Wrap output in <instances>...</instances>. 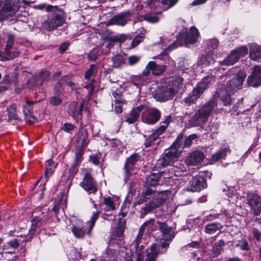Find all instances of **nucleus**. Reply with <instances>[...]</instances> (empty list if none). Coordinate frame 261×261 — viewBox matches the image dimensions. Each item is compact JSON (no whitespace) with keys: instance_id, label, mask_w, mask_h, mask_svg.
Returning a JSON list of instances; mask_svg holds the SVG:
<instances>
[{"instance_id":"nucleus-1","label":"nucleus","mask_w":261,"mask_h":261,"mask_svg":"<svg viewBox=\"0 0 261 261\" xmlns=\"http://www.w3.org/2000/svg\"><path fill=\"white\" fill-rule=\"evenodd\" d=\"M167 199V195L163 193H156L155 187H146L142 192L141 196L138 200V204L151 200L145 204L139 211L140 217L143 218L148 213L160 206Z\"/></svg>"},{"instance_id":"nucleus-2","label":"nucleus","mask_w":261,"mask_h":261,"mask_svg":"<svg viewBox=\"0 0 261 261\" xmlns=\"http://www.w3.org/2000/svg\"><path fill=\"white\" fill-rule=\"evenodd\" d=\"M246 77V73L243 71H240L236 77L229 81V84L226 86L222 85L218 91V96L223 102L224 105L227 106L231 104L232 99L231 93L239 89Z\"/></svg>"},{"instance_id":"nucleus-3","label":"nucleus","mask_w":261,"mask_h":261,"mask_svg":"<svg viewBox=\"0 0 261 261\" xmlns=\"http://www.w3.org/2000/svg\"><path fill=\"white\" fill-rule=\"evenodd\" d=\"M177 0H147L146 4L153 14L144 16V19L150 23H156L162 17V12L173 6Z\"/></svg>"},{"instance_id":"nucleus-4","label":"nucleus","mask_w":261,"mask_h":261,"mask_svg":"<svg viewBox=\"0 0 261 261\" xmlns=\"http://www.w3.org/2000/svg\"><path fill=\"white\" fill-rule=\"evenodd\" d=\"M183 149L184 146L181 139L177 138L173 144L165 150L163 156L158 160L157 165L161 167L174 165Z\"/></svg>"},{"instance_id":"nucleus-5","label":"nucleus","mask_w":261,"mask_h":261,"mask_svg":"<svg viewBox=\"0 0 261 261\" xmlns=\"http://www.w3.org/2000/svg\"><path fill=\"white\" fill-rule=\"evenodd\" d=\"M217 106V101L213 99L204 104L200 108L191 118L189 124L191 126H197L202 125L207 120L210 114Z\"/></svg>"},{"instance_id":"nucleus-6","label":"nucleus","mask_w":261,"mask_h":261,"mask_svg":"<svg viewBox=\"0 0 261 261\" xmlns=\"http://www.w3.org/2000/svg\"><path fill=\"white\" fill-rule=\"evenodd\" d=\"M46 11L51 12L44 24L48 31L55 30L65 22L66 17L64 12L57 6L47 5Z\"/></svg>"},{"instance_id":"nucleus-7","label":"nucleus","mask_w":261,"mask_h":261,"mask_svg":"<svg viewBox=\"0 0 261 261\" xmlns=\"http://www.w3.org/2000/svg\"><path fill=\"white\" fill-rule=\"evenodd\" d=\"M199 33L198 30L194 27L190 28V30L183 29L179 34L178 39L173 42L165 51L167 54L169 51L182 45L183 44H193L198 39Z\"/></svg>"},{"instance_id":"nucleus-8","label":"nucleus","mask_w":261,"mask_h":261,"mask_svg":"<svg viewBox=\"0 0 261 261\" xmlns=\"http://www.w3.org/2000/svg\"><path fill=\"white\" fill-rule=\"evenodd\" d=\"M213 80V77L210 76L203 78L194 88L189 95L184 99L185 102L189 105L195 103L204 90L207 88L208 85L211 84Z\"/></svg>"},{"instance_id":"nucleus-9","label":"nucleus","mask_w":261,"mask_h":261,"mask_svg":"<svg viewBox=\"0 0 261 261\" xmlns=\"http://www.w3.org/2000/svg\"><path fill=\"white\" fill-rule=\"evenodd\" d=\"M174 90L171 88L170 84L165 82L155 91L154 97L161 102L171 100L176 94Z\"/></svg>"},{"instance_id":"nucleus-10","label":"nucleus","mask_w":261,"mask_h":261,"mask_svg":"<svg viewBox=\"0 0 261 261\" xmlns=\"http://www.w3.org/2000/svg\"><path fill=\"white\" fill-rule=\"evenodd\" d=\"M20 5L19 0H6L0 11V20L14 14L18 10Z\"/></svg>"},{"instance_id":"nucleus-11","label":"nucleus","mask_w":261,"mask_h":261,"mask_svg":"<svg viewBox=\"0 0 261 261\" xmlns=\"http://www.w3.org/2000/svg\"><path fill=\"white\" fill-rule=\"evenodd\" d=\"M50 72L46 69H43L34 74L28 81V87L33 89L35 87H40L44 82L49 80Z\"/></svg>"},{"instance_id":"nucleus-12","label":"nucleus","mask_w":261,"mask_h":261,"mask_svg":"<svg viewBox=\"0 0 261 261\" xmlns=\"http://www.w3.org/2000/svg\"><path fill=\"white\" fill-rule=\"evenodd\" d=\"M160 111L155 108L146 109L142 111V119L146 123L152 124L159 121L161 117Z\"/></svg>"},{"instance_id":"nucleus-13","label":"nucleus","mask_w":261,"mask_h":261,"mask_svg":"<svg viewBox=\"0 0 261 261\" xmlns=\"http://www.w3.org/2000/svg\"><path fill=\"white\" fill-rule=\"evenodd\" d=\"M248 48L245 46H242L231 51L230 55L223 60L225 65H232L236 64L241 56H244L248 54Z\"/></svg>"},{"instance_id":"nucleus-14","label":"nucleus","mask_w":261,"mask_h":261,"mask_svg":"<svg viewBox=\"0 0 261 261\" xmlns=\"http://www.w3.org/2000/svg\"><path fill=\"white\" fill-rule=\"evenodd\" d=\"M70 222L72 226L71 231L74 236L77 239H83L86 231L84 222L78 218L72 217Z\"/></svg>"},{"instance_id":"nucleus-15","label":"nucleus","mask_w":261,"mask_h":261,"mask_svg":"<svg viewBox=\"0 0 261 261\" xmlns=\"http://www.w3.org/2000/svg\"><path fill=\"white\" fill-rule=\"evenodd\" d=\"M81 186L89 194H94L97 191L96 182L88 172L85 173L83 181L81 183Z\"/></svg>"},{"instance_id":"nucleus-16","label":"nucleus","mask_w":261,"mask_h":261,"mask_svg":"<svg viewBox=\"0 0 261 261\" xmlns=\"http://www.w3.org/2000/svg\"><path fill=\"white\" fill-rule=\"evenodd\" d=\"M247 84L256 88L261 86L260 66H254L251 74L247 79Z\"/></svg>"},{"instance_id":"nucleus-17","label":"nucleus","mask_w":261,"mask_h":261,"mask_svg":"<svg viewBox=\"0 0 261 261\" xmlns=\"http://www.w3.org/2000/svg\"><path fill=\"white\" fill-rule=\"evenodd\" d=\"M132 13L127 11L120 13L114 16L109 21L110 24L124 26L129 20Z\"/></svg>"},{"instance_id":"nucleus-18","label":"nucleus","mask_w":261,"mask_h":261,"mask_svg":"<svg viewBox=\"0 0 261 261\" xmlns=\"http://www.w3.org/2000/svg\"><path fill=\"white\" fill-rule=\"evenodd\" d=\"M139 159L140 155L138 153H134L126 159L124 167L125 173L124 177L125 182H126L128 180L129 176L132 175L131 171L133 166Z\"/></svg>"},{"instance_id":"nucleus-19","label":"nucleus","mask_w":261,"mask_h":261,"mask_svg":"<svg viewBox=\"0 0 261 261\" xmlns=\"http://www.w3.org/2000/svg\"><path fill=\"white\" fill-rule=\"evenodd\" d=\"M36 102L27 100L23 103V111L27 121L30 123H33L36 121L33 112V105Z\"/></svg>"},{"instance_id":"nucleus-20","label":"nucleus","mask_w":261,"mask_h":261,"mask_svg":"<svg viewBox=\"0 0 261 261\" xmlns=\"http://www.w3.org/2000/svg\"><path fill=\"white\" fill-rule=\"evenodd\" d=\"M84 106V101H82L79 104L76 102H72L68 107V113L75 119L78 120L79 118H81L82 116Z\"/></svg>"},{"instance_id":"nucleus-21","label":"nucleus","mask_w":261,"mask_h":261,"mask_svg":"<svg viewBox=\"0 0 261 261\" xmlns=\"http://www.w3.org/2000/svg\"><path fill=\"white\" fill-rule=\"evenodd\" d=\"M247 200L249 204L254 210V214L259 215L261 212V198L254 194H248Z\"/></svg>"},{"instance_id":"nucleus-22","label":"nucleus","mask_w":261,"mask_h":261,"mask_svg":"<svg viewBox=\"0 0 261 261\" xmlns=\"http://www.w3.org/2000/svg\"><path fill=\"white\" fill-rule=\"evenodd\" d=\"M48 219V216L47 214L44 215V212L37 216H35L32 221V226L30 229V233L33 234L37 228L42 226L46 224Z\"/></svg>"},{"instance_id":"nucleus-23","label":"nucleus","mask_w":261,"mask_h":261,"mask_svg":"<svg viewBox=\"0 0 261 261\" xmlns=\"http://www.w3.org/2000/svg\"><path fill=\"white\" fill-rule=\"evenodd\" d=\"M159 229L161 232V236L159 237L161 240L166 241H171L174 237V234L170 227L165 223L158 222Z\"/></svg>"},{"instance_id":"nucleus-24","label":"nucleus","mask_w":261,"mask_h":261,"mask_svg":"<svg viewBox=\"0 0 261 261\" xmlns=\"http://www.w3.org/2000/svg\"><path fill=\"white\" fill-rule=\"evenodd\" d=\"M189 185L192 191H199L206 187L205 178L199 176L193 177L189 181Z\"/></svg>"},{"instance_id":"nucleus-25","label":"nucleus","mask_w":261,"mask_h":261,"mask_svg":"<svg viewBox=\"0 0 261 261\" xmlns=\"http://www.w3.org/2000/svg\"><path fill=\"white\" fill-rule=\"evenodd\" d=\"M166 82L170 84L172 89L175 90L176 94L184 89V79L180 76L172 77L167 79Z\"/></svg>"},{"instance_id":"nucleus-26","label":"nucleus","mask_w":261,"mask_h":261,"mask_svg":"<svg viewBox=\"0 0 261 261\" xmlns=\"http://www.w3.org/2000/svg\"><path fill=\"white\" fill-rule=\"evenodd\" d=\"M204 154L200 151H195L186 159V163L188 165L196 166L200 164L203 160Z\"/></svg>"},{"instance_id":"nucleus-27","label":"nucleus","mask_w":261,"mask_h":261,"mask_svg":"<svg viewBox=\"0 0 261 261\" xmlns=\"http://www.w3.org/2000/svg\"><path fill=\"white\" fill-rule=\"evenodd\" d=\"M144 107L140 106L132 110L125 117V121L128 124L135 123L140 116V113L143 111Z\"/></svg>"},{"instance_id":"nucleus-28","label":"nucleus","mask_w":261,"mask_h":261,"mask_svg":"<svg viewBox=\"0 0 261 261\" xmlns=\"http://www.w3.org/2000/svg\"><path fill=\"white\" fill-rule=\"evenodd\" d=\"M169 245V243L166 242L153 244L150 247V252L156 256L159 254H164L166 252Z\"/></svg>"},{"instance_id":"nucleus-29","label":"nucleus","mask_w":261,"mask_h":261,"mask_svg":"<svg viewBox=\"0 0 261 261\" xmlns=\"http://www.w3.org/2000/svg\"><path fill=\"white\" fill-rule=\"evenodd\" d=\"M17 106L16 103H12L9 106L6 110L8 115V122L16 121L20 120L17 112Z\"/></svg>"},{"instance_id":"nucleus-30","label":"nucleus","mask_w":261,"mask_h":261,"mask_svg":"<svg viewBox=\"0 0 261 261\" xmlns=\"http://www.w3.org/2000/svg\"><path fill=\"white\" fill-rule=\"evenodd\" d=\"M249 56L251 60L257 61L261 58V46L256 43L249 44Z\"/></svg>"},{"instance_id":"nucleus-31","label":"nucleus","mask_w":261,"mask_h":261,"mask_svg":"<svg viewBox=\"0 0 261 261\" xmlns=\"http://www.w3.org/2000/svg\"><path fill=\"white\" fill-rule=\"evenodd\" d=\"M19 54V51L16 50L11 51L5 48L3 51H0V61H7L11 60L17 57Z\"/></svg>"},{"instance_id":"nucleus-32","label":"nucleus","mask_w":261,"mask_h":261,"mask_svg":"<svg viewBox=\"0 0 261 261\" xmlns=\"http://www.w3.org/2000/svg\"><path fill=\"white\" fill-rule=\"evenodd\" d=\"M215 62L214 57L212 54L202 55L197 60L198 65H209Z\"/></svg>"},{"instance_id":"nucleus-33","label":"nucleus","mask_w":261,"mask_h":261,"mask_svg":"<svg viewBox=\"0 0 261 261\" xmlns=\"http://www.w3.org/2000/svg\"><path fill=\"white\" fill-rule=\"evenodd\" d=\"M161 174L158 172H152L150 175L148 176L146 178V184L150 187H155L158 183L159 180L161 177Z\"/></svg>"},{"instance_id":"nucleus-34","label":"nucleus","mask_w":261,"mask_h":261,"mask_svg":"<svg viewBox=\"0 0 261 261\" xmlns=\"http://www.w3.org/2000/svg\"><path fill=\"white\" fill-rule=\"evenodd\" d=\"M72 77L73 76L71 75L64 76L58 82V84L62 85L65 84L69 86L72 90H76L79 88V85L71 81Z\"/></svg>"},{"instance_id":"nucleus-35","label":"nucleus","mask_w":261,"mask_h":261,"mask_svg":"<svg viewBox=\"0 0 261 261\" xmlns=\"http://www.w3.org/2000/svg\"><path fill=\"white\" fill-rule=\"evenodd\" d=\"M31 238V235L28 234L27 236L21 235L19 238L13 239L8 242V245L12 248L16 249L20 245L21 241H27Z\"/></svg>"},{"instance_id":"nucleus-36","label":"nucleus","mask_w":261,"mask_h":261,"mask_svg":"<svg viewBox=\"0 0 261 261\" xmlns=\"http://www.w3.org/2000/svg\"><path fill=\"white\" fill-rule=\"evenodd\" d=\"M171 119L172 117L171 116L166 117L165 120L161 122L160 126L156 128L153 133L154 134L158 135V137L160 135L162 134L168 126L169 123L171 122Z\"/></svg>"},{"instance_id":"nucleus-37","label":"nucleus","mask_w":261,"mask_h":261,"mask_svg":"<svg viewBox=\"0 0 261 261\" xmlns=\"http://www.w3.org/2000/svg\"><path fill=\"white\" fill-rule=\"evenodd\" d=\"M165 66H146L145 70L143 72V74L148 75L149 73L151 72L152 74L158 75L165 71Z\"/></svg>"},{"instance_id":"nucleus-38","label":"nucleus","mask_w":261,"mask_h":261,"mask_svg":"<svg viewBox=\"0 0 261 261\" xmlns=\"http://www.w3.org/2000/svg\"><path fill=\"white\" fill-rule=\"evenodd\" d=\"M88 134L86 129L84 128L80 129L77 139H79V143L81 145L82 148H85L88 144Z\"/></svg>"},{"instance_id":"nucleus-39","label":"nucleus","mask_w":261,"mask_h":261,"mask_svg":"<svg viewBox=\"0 0 261 261\" xmlns=\"http://www.w3.org/2000/svg\"><path fill=\"white\" fill-rule=\"evenodd\" d=\"M222 228V225L219 223H211L205 225V231L207 234H212Z\"/></svg>"},{"instance_id":"nucleus-40","label":"nucleus","mask_w":261,"mask_h":261,"mask_svg":"<svg viewBox=\"0 0 261 261\" xmlns=\"http://www.w3.org/2000/svg\"><path fill=\"white\" fill-rule=\"evenodd\" d=\"M228 152H230V149L227 147L221 148L219 151L217 152L212 156V160L217 162L219 160L225 158Z\"/></svg>"},{"instance_id":"nucleus-41","label":"nucleus","mask_w":261,"mask_h":261,"mask_svg":"<svg viewBox=\"0 0 261 261\" xmlns=\"http://www.w3.org/2000/svg\"><path fill=\"white\" fill-rule=\"evenodd\" d=\"M55 168L56 164L53 160H48L47 161L45 172V176L46 180L52 175Z\"/></svg>"},{"instance_id":"nucleus-42","label":"nucleus","mask_w":261,"mask_h":261,"mask_svg":"<svg viewBox=\"0 0 261 261\" xmlns=\"http://www.w3.org/2000/svg\"><path fill=\"white\" fill-rule=\"evenodd\" d=\"M224 245V242L222 240H219L218 242L215 244L212 249V252L215 256H218L220 254L222 247Z\"/></svg>"},{"instance_id":"nucleus-43","label":"nucleus","mask_w":261,"mask_h":261,"mask_svg":"<svg viewBox=\"0 0 261 261\" xmlns=\"http://www.w3.org/2000/svg\"><path fill=\"white\" fill-rule=\"evenodd\" d=\"M104 204L106 206L104 210L106 211H111L115 210V206L113 200L110 197L105 198L103 199Z\"/></svg>"},{"instance_id":"nucleus-44","label":"nucleus","mask_w":261,"mask_h":261,"mask_svg":"<svg viewBox=\"0 0 261 261\" xmlns=\"http://www.w3.org/2000/svg\"><path fill=\"white\" fill-rule=\"evenodd\" d=\"M94 82H95V80L92 79L90 80L89 83H86L84 86V88L88 90L87 98L88 100H90L95 89V87L93 85Z\"/></svg>"},{"instance_id":"nucleus-45","label":"nucleus","mask_w":261,"mask_h":261,"mask_svg":"<svg viewBox=\"0 0 261 261\" xmlns=\"http://www.w3.org/2000/svg\"><path fill=\"white\" fill-rule=\"evenodd\" d=\"M180 138L181 140V141L182 142V144L184 146V148L185 147H189L192 144V141L194 140H195L197 138V136L196 134H192L190 135L185 140L184 144V141L182 140V137H178L177 138Z\"/></svg>"},{"instance_id":"nucleus-46","label":"nucleus","mask_w":261,"mask_h":261,"mask_svg":"<svg viewBox=\"0 0 261 261\" xmlns=\"http://www.w3.org/2000/svg\"><path fill=\"white\" fill-rule=\"evenodd\" d=\"M99 212L93 213V216L91 218V220L89 222V227L87 233L90 234L91 231L95 225V223L99 217Z\"/></svg>"},{"instance_id":"nucleus-47","label":"nucleus","mask_w":261,"mask_h":261,"mask_svg":"<svg viewBox=\"0 0 261 261\" xmlns=\"http://www.w3.org/2000/svg\"><path fill=\"white\" fill-rule=\"evenodd\" d=\"M14 36L12 34L7 35V40L6 41V47L5 48L10 50L12 48L14 43Z\"/></svg>"},{"instance_id":"nucleus-48","label":"nucleus","mask_w":261,"mask_h":261,"mask_svg":"<svg viewBox=\"0 0 261 261\" xmlns=\"http://www.w3.org/2000/svg\"><path fill=\"white\" fill-rule=\"evenodd\" d=\"M154 221L153 219H150L148 221H146L141 226L139 230H142V231L144 232L145 230H148L153 225Z\"/></svg>"},{"instance_id":"nucleus-49","label":"nucleus","mask_w":261,"mask_h":261,"mask_svg":"<svg viewBox=\"0 0 261 261\" xmlns=\"http://www.w3.org/2000/svg\"><path fill=\"white\" fill-rule=\"evenodd\" d=\"M144 233V232L142 231V230H139L138 233L137 237H136L135 240L134 241V244L135 245V248L136 251H137L139 249V245L141 242V240L142 239V236H143Z\"/></svg>"},{"instance_id":"nucleus-50","label":"nucleus","mask_w":261,"mask_h":261,"mask_svg":"<svg viewBox=\"0 0 261 261\" xmlns=\"http://www.w3.org/2000/svg\"><path fill=\"white\" fill-rule=\"evenodd\" d=\"M219 42L217 39H212L207 42V47L211 51L217 48L218 46Z\"/></svg>"},{"instance_id":"nucleus-51","label":"nucleus","mask_w":261,"mask_h":261,"mask_svg":"<svg viewBox=\"0 0 261 261\" xmlns=\"http://www.w3.org/2000/svg\"><path fill=\"white\" fill-rule=\"evenodd\" d=\"M122 120L120 119L115 120L114 124L111 126L112 130L114 133H118L122 124Z\"/></svg>"},{"instance_id":"nucleus-52","label":"nucleus","mask_w":261,"mask_h":261,"mask_svg":"<svg viewBox=\"0 0 261 261\" xmlns=\"http://www.w3.org/2000/svg\"><path fill=\"white\" fill-rule=\"evenodd\" d=\"M158 139V135L154 134L153 133L151 134L147 139L145 143V146L146 147H148L150 146L152 144Z\"/></svg>"},{"instance_id":"nucleus-53","label":"nucleus","mask_w":261,"mask_h":261,"mask_svg":"<svg viewBox=\"0 0 261 261\" xmlns=\"http://www.w3.org/2000/svg\"><path fill=\"white\" fill-rule=\"evenodd\" d=\"M237 247L240 248L243 250H248L249 246L247 241L246 240H242L239 241L238 243L236 245Z\"/></svg>"},{"instance_id":"nucleus-54","label":"nucleus","mask_w":261,"mask_h":261,"mask_svg":"<svg viewBox=\"0 0 261 261\" xmlns=\"http://www.w3.org/2000/svg\"><path fill=\"white\" fill-rule=\"evenodd\" d=\"M49 102L51 105L57 106L61 103L62 99L60 96H54L49 98Z\"/></svg>"},{"instance_id":"nucleus-55","label":"nucleus","mask_w":261,"mask_h":261,"mask_svg":"<svg viewBox=\"0 0 261 261\" xmlns=\"http://www.w3.org/2000/svg\"><path fill=\"white\" fill-rule=\"evenodd\" d=\"M79 165V164L74 162L72 163L69 171L68 177H72L76 174L77 171V167Z\"/></svg>"},{"instance_id":"nucleus-56","label":"nucleus","mask_w":261,"mask_h":261,"mask_svg":"<svg viewBox=\"0 0 261 261\" xmlns=\"http://www.w3.org/2000/svg\"><path fill=\"white\" fill-rule=\"evenodd\" d=\"M84 153V150L83 148H80L75 153V157L73 161L74 162L76 163L79 164L81 163L82 160V156Z\"/></svg>"},{"instance_id":"nucleus-57","label":"nucleus","mask_w":261,"mask_h":261,"mask_svg":"<svg viewBox=\"0 0 261 261\" xmlns=\"http://www.w3.org/2000/svg\"><path fill=\"white\" fill-rule=\"evenodd\" d=\"M143 38V35H137L132 42V48H134L137 46L142 41Z\"/></svg>"},{"instance_id":"nucleus-58","label":"nucleus","mask_w":261,"mask_h":261,"mask_svg":"<svg viewBox=\"0 0 261 261\" xmlns=\"http://www.w3.org/2000/svg\"><path fill=\"white\" fill-rule=\"evenodd\" d=\"M125 101L124 100L115 101V111L117 113H121L122 112V105Z\"/></svg>"},{"instance_id":"nucleus-59","label":"nucleus","mask_w":261,"mask_h":261,"mask_svg":"<svg viewBox=\"0 0 261 261\" xmlns=\"http://www.w3.org/2000/svg\"><path fill=\"white\" fill-rule=\"evenodd\" d=\"M114 64L116 65H120L124 63L123 57L121 55H116L113 58Z\"/></svg>"},{"instance_id":"nucleus-60","label":"nucleus","mask_w":261,"mask_h":261,"mask_svg":"<svg viewBox=\"0 0 261 261\" xmlns=\"http://www.w3.org/2000/svg\"><path fill=\"white\" fill-rule=\"evenodd\" d=\"M173 166L175 168L174 171L176 172H184L186 171V168L184 166V165L177 161H176Z\"/></svg>"},{"instance_id":"nucleus-61","label":"nucleus","mask_w":261,"mask_h":261,"mask_svg":"<svg viewBox=\"0 0 261 261\" xmlns=\"http://www.w3.org/2000/svg\"><path fill=\"white\" fill-rule=\"evenodd\" d=\"M96 70L94 66H91V67L85 72V78L86 79H89L91 77L94 75Z\"/></svg>"},{"instance_id":"nucleus-62","label":"nucleus","mask_w":261,"mask_h":261,"mask_svg":"<svg viewBox=\"0 0 261 261\" xmlns=\"http://www.w3.org/2000/svg\"><path fill=\"white\" fill-rule=\"evenodd\" d=\"M99 55L97 49H93L89 54L88 58L90 60L94 61Z\"/></svg>"},{"instance_id":"nucleus-63","label":"nucleus","mask_w":261,"mask_h":261,"mask_svg":"<svg viewBox=\"0 0 261 261\" xmlns=\"http://www.w3.org/2000/svg\"><path fill=\"white\" fill-rule=\"evenodd\" d=\"M75 128V126L71 123H65L62 129L67 133H70Z\"/></svg>"},{"instance_id":"nucleus-64","label":"nucleus","mask_w":261,"mask_h":261,"mask_svg":"<svg viewBox=\"0 0 261 261\" xmlns=\"http://www.w3.org/2000/svg\"><path fill=\"white\" fill-rule=\"evenodd\" d=\"M112 94L114 98L115 99L114 101H118L121 100H123L121 97H122L121 93L119 91H113L112 92Z\"/></svg>"}]
</instances>
